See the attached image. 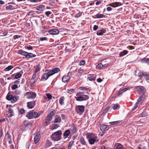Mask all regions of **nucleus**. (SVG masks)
Listing matches in <instances>:
<instances>
[{"mask_svg":"<svg viewBox=\"0 0 149 149\" xmlns=\"http://www.w3.org/2000/svg\"><path fill=\"white\" fill-rule=\"evenodd\" d=\"M86 138L88 140L89 143L91 145L99 141V139L97 135L93 133H87Z\"/></svg>","mask_w":149,"mask_h":149,"instance_id":"1","label":"nucleus"},{"mask_svg":"<svg viewBox=\"0 0 149 149\" xmlns=\"http://www.w3.org/2000/svg\"><path fill=\"white\" fill-rule=\"evenodd\" d=\"M84 92H79L77 93L76 94L77 97H75L76 100L78 101L81 102L88 100L89 97L88 95H84Z\"/></svg>","mask_w":149,"mask_h":149,"instance_id":"2","label":"nucleus"},{"mask_svg":"<svg viewBox=\"0 0 149 149\" xmlns=\"http://www.w3.org/2000/svg\"><path fill=\"white\" fill-rule=\"evenodd\" d=\"M41 114V112L39 111L38 112H34L33 111H30L27 112L26 116L29 119H32L33 118H36L40 116Z\"/></svg>","mask_w":149,"mask_h":149,"instance_id":"3","label":"nucleus"},{"mask_svg":"<svg viewBox=\"0 0 149 149\" xmlns=\"http://www.w3.org/2000/svg\"><path fill=\"white\" fill-rule=\"evenodd\" d=\"M54 113L53 112L50 113L46 117L45 121L43 123V125L44 126H46L49 125L52 120V117L54 116Z\"/></svg>","mask_w":149,"mask_h":149,"instance_id":"4","label":"nucleus"},{"mask_svg":"<svg viewBox=\"0 0 149 149\" xmlns=\"http://www.w3.org/2000/svg\"><path fill=\"white\" fill-rule=\"evenodd\" d=\"M85 107L84 105H77L75 107V111L78 114L81 115L84 112Z\"/></svg>","mask_w":149,"mask_h":149,"instance_id":"5","label":"nucleus"},{"mask_svg":"<svg viewBox=\"0 0 149 149\" xmlns=\"http://www.w3.org/2000/svg\"><path fill=\"white\" fill-rule=\"evenodd\" d=\"M25 96H27L26 98L27 99L35 98L36 96V93L33 92H27L25 94Z\"/></svg>","mask_w":149,"mask_h":149,"instance_id":"6","label":"nucleus"},{"mask_svg":"<svg viewBox=\"0 0 149 149\" xmlns=\"http://www.w3.org/2000/svg\"><path fill=\"white\" fill-rule=\"evenodd\" d=\"M134 88L135 91H139L143 94L145 93L146 91V89L142 86H140L135 87Z\"/></svg>","mask_w":149,"mask_h":149,"instance_id":"7","label":"nucleus"},{"mask_svg":"<svg viewBox=\"0 0 149 149\" xmlns=\"http://www.w3.org/2000/svg\"><path fill=\"white\" fill-rule=\"evenodd\" d=\"M6 114L8 117H11L14 115L13 110L10 108H8V110L6 111Z\"/></svg>","mask_w":149,"mask_h":149,"instance_id":"8","label":"nucleus"},{"mask_svg":"<svg viewBox=\"0 0 149 149\" xmlns=\"http://www.w3.org/2000/svg\"><path fill=\"white\" fill-rule=\"evenodd\" d=\"M50 72L49 71L47 73H44L42 76L41 79L40 80V81H45L47 80L48 77L51 76Z\"/></svg>","mask_w":149,"mask_h":149,"instance_id":"9","label":"nucleus"},{"mask_svg":"<svg viewBox=\"0 0 149 149\" xmlns=\"http://www.w3.org/2000/svg\"><path fill=\"white\" fill-rule=\"evenodd\" d=\"M35 136L34 138V141L35 144H37L39 141L41 137L40 134L38 132H36L35 134Z\"/></svg>","mask_w":149,"mask_h":149,"instance_id":"10","label":"nucleus"},{"mask_svg":"<svg viewBox=\"0 0 149 149\" xmlns=\"http://www.w3.org/2000/svg\"><path fill=\"white\" fill-rule=\"evenodd\" d=\"M36 100L28 102L27 103V107L30 109H31L33 108L34 106L36 105Z\"/></svg>","mask_w":149,"mask_h":149,"instance_id":"11","label":"nucleus"},{"mask_svg":"<svg viewBox=\"0 0 149 149\" xmlns=\"http://www.w3.org/2000/svg\"><path fill=\"white\" fill-rule=\"evenodd\" d=\"M51 138L52 140L57 141L60 140L61 139V136H58L53 133L51 136Z\"/></svg>","mask_w":149,"mask_h":149,"instance_id":"12","label":"nucleus"},{"mask_svg":"<svg viewBox=\"0 0 149 149\" xmlns=\"http://www.w3.org/2000/svg\"><path fill=\"white\" fill-rule=\"evenodd\" d=\"M13 4V5H10L8 6H7L6 7V9L7 10H13L15 9V7L17 6L16 5V4L14 2H10V3L9 4Z\"/></svg>","mask_w":149,"mask_h":149,"instance_id":"13","label":"nucleus"},{"mask_svg":"<svg viewBox=\"0 0 149 149\" xmlns=\"http://www.w3.org/2000/svg\"><path fill=\"white\" fill-rule=\"evenodd\" d=\"M48 33L51 35H57L59 33V31L56 29H52L48 31Z\"/></svg>","mask_w":149,"mask_h":149,"instance_id":"14","label":"nucleus"},{"mask_svg":"<svg viewBox=\"0 0 149 149\" xmlns=\"http://www.w3.org/2000/svg\"><path fill=\"white\" fill-rule=\"evenodd\" d=\"M60 71V70L59 68L56 67L54 68L52 71H49V72L52 76L55 73L58 72Z\"/></svg>","mask_w":149,"mask_h":149,"instance_id":"15","label":"nucleus"},{"mask_svg":"<svg viewBox=\"0 0 149 149\" xmlns=\"http://www.w3.org/2000/svg\"><path fill=\"white\" fill-rule=\"evenodd\" d=\"M122 5V4L120 2H115L110 3L109 4V6L113 7L116 8Z\"/></svg>","mask_w":149,"mask_h":149,"instance_id":"16","label":"nucleus"},{"mask_svg":"<svg viewBox=\"0 0 149 149\" xmlns=\"http://www.w3.org/2000/svg\"><path fill=\"white\" fill-rule=\"evenodd\" d=\"M145 97V96L144 94L140 96L138 101L137 102V103L139 104H141L144 100Z\"/></svg>","mask_w":149,"mask_h":149,"instance_id":"17","label":"nucleus"},{"mask_svg":"<svg viewBox=\"0 0 149 149\" xmlns=\"http://www.w3.org/2000/svg\"><path fill=\"white\" fill-rule=\"evenodd\" d=\"M96 76L94 74H89L88 75L87 79L89 80L92 81L95 80V79Z\"/></svg>","mask_w":149,"mask_h":149,"instance_id":"18","label":"nucleus"},{"mask_svg":"<svg viewBox=\"0 0 149 149\" xmlns=\"http://www.w3.org/2000/svg\"><path fill=\"white\" fill-rule=\"evenodd\" d=\"M140 62L142 63H145L149 65V58H144L140 60Z\"/></svg>","mask_w":149,"mask_h":149,"instance_id":"19","label":"nucleus"},{"mask_svg":"<svg viewBox=\"0 0 149 149\" xmlns=\"http://www.w3.org/2000/svg\"><path fill=\"white\" fill-rule=\"evenodd\" d=\"M71 131L72 134L75 133L77 131V129L76 128L74 125L73 124H72L71 125V128L70 129Z\"/></svg>","mask_w":149,"mask_h":149,"instance_id":"20","label":"nucleus"},{"mask_svg":"<svg viewBox=\"0 0 149 149\" xmlns=\"http://www.w3.org/2000/svg\"><path fill=\"white\" fill-rule=\"evenodd\" d=\"M70 78V77H69V76L65 75L62 78V81L63 82L66 83L69 81Z\"/></svg>","mask_w":149,"mask_h":149,"instance_id":"21","label":"nucleus"},{"mask_svg":"<svg viewBox=\"0 0 149 149\" xmlns=\"http://www.w3.org/2000/svg\"><path fill=\"white\" fill-rule=\"evenodd\" d=\"M17 53L18 54L22 55L23 56H24L26 58L28 52H27L24 51L19 50L18 51Z\"/></svg>","mask_w":149,"mask_h":149,"instance_id":"22","label":"nucleus"},{"mask_svg":"<svg viewBox=\"0 0 149 149\" xmlns=\"http://www.w3.org/2000/svg\"><path fill=\"white\" fill-rule=\"evenodd\" d=\"M108 129V127L106 125H102L100 126V130L102 131H106Z\"/></svg>","mask_w":149,"mask_h":149,"instance_id":"23","label":"nucleus"},{"mask_svg":"<svg viewBox=\"0 0 149 149\" xmlns=\"http://www.w3.org/2000/svg\"><path fill=\"white\" fill-rule=\"evenodd\" d=\"M52 144V143L49 140H47L45 143L44 147L45 148H47L50 147Z\"/></svg>","mask_w":149,"mask_h":149,"instance_id":"24","label":"nucleus"},{"mask_svg":"<svg viewBox=\"0 0 149 149\" xmlns=\"http://www.w3.org/2000/svg\"><path fill=\"white\" fill-rule=\"evenodd\" d=\"M45 9V6L44 5H40L36 7V9L37 10L42 11Z\"/></svg>","mask_w":149,"mask_h":149,"instance_id":"25","label":"nucleus"},{"mask_svg":"<svg viewBox=\"0 0 149 149\" xmlns=\"http://www.w3.org/2000/svg\"><path fill=\"white\" fill-rule=\"evenodd\" d=\"M70 131L69 130H67L65 131L63 134V136H64V138H66L70 134Z\"/></svg>","mask_w":149,"mask_h":149,"instance_id":"26","label":"nucleus"},{"mask_svg":"<svg viewBox=\"0 0 149 149\" xmlns=\"http://www.w3.org/2000/svg\"><path fill=\"white\" fill-rule=\"evenodd\" d=\"M36 56V55L35 54H33L31 53H29L28 52L26 58L27 59H29V58H33Z\"/></svg>","mask_w":149,"mask_h":149,"instance_id":"27","label":"nucleus"},{"mask_svg":"<svg viewBox=\"0 0 149 149\" xmlns=\"http://www.w3.org/2000/svg\"><path fill=\"white\" fill-rule=\"evenodd\" d=\"M116 149H123V146L120 143H116L115 146Z\"/></svg>","mask_w":149,"mask_h":149,"instance_id":"28","label":"nucleus"},{"mask_svg":"<svg viewBox=\"0 0 149 149\" xmlns=\"http://www.w3.org/2000/svg\"><path fill=\"white\" fill-rule=\"evenodd\" d=\"M128 53V51L127 50H124L121 52L119 54V56L120 57L123 56L127 54Z\"/></svg>","mask_w":149,"mask_h":149,"instance_id":"29","label":"nucleus"},{"mask_svg":"<svg viewBox=\"0 0 149 149\" xmlns=\"http://www.w3.org/2000/svg\"><path fill=\"white\" fill-rule=\"evenodd\" d=\"M24 124L26 127H29L33 125V123L32 122L27 123V121H24Z\"/></svg>","mask_w":149,"mask_h":149,"instance_id":"30","label":"nucleus"},{"mask_svg":"<svg viewBox=\"0 0 149 149\" xmlns=\"http://www.w3.org/2000/svg\"><path fill=\"white\" fill-rule=\"evenodd\" d=\"M79 141L80 143L83 145H85L86 144V141L84 139V138L83 137H81L79 139Z\"/></svg>","mask_w":149,"mask_h":149,"instance_id":"31","label":"nucleus"},{"mask_svg":"<svg viewBox=\"0 0 149 149\" xmlns=\"http://www.w3.org/2000/svg\"><path fill=\"white\" fill-rule=\"evenodd\" d=\"M61 121V118L59 116H57L54 120V123H60Z\"/></svg>","mask_w":149,"mask_h":149,"instance_id":"32","label":"nucleus"},{"mask_svg":"<svg viewBox=\"0 0 149 149\" xmlns=\"http://www.w3.org/2000/svg\"><path fill=\"white\" fill-rule=\"evenodd\" d=\"M122 120H118L112 122L110 123L112 125H116L118 124H120L122 122Z\"/></svg>","mask_w":149,"mask_h":149,"instance_id":"33","label":"nucleus"},{"mask_svg":"<svg viewBox=\"0 0 149 149\" xmlns=\"http://www.w3.org/2000/svg\"><path fill=\"white\" fill-rule=\"evenodd\" d=\"M9 101H10L12 103L15 102L17 101V98L16 96L14 95L12 98H11L10 100Z\"/></svg>","mask_w":149,"mask_h":149,"instance_id":"34","label":"nucleus"},{"mask_svg":"<svg viewBox=\"0 0 149 149\" xmlns=\"http://www.w3.org/2000/svg\"><path fill=\"white\" fill-rule=\"evenodd\" d=\"M14 68V67L11 65L8 66V67L5 68L3 70L4 71H9L11 69H12Z\"/></svg>","mask_w":149,"mask_h":149,"instance_id":"35","label":"nucleus"},{"mask_svg":"<svg viewBox=\"0 0 149 149\" xmlns=\"http://www.w3.org/2000/svg\"><path fill=\"white\" fill-rule=\"evenodd\" d=\"M65 97L64 96L61 97L59 100V104L61 105H63L64 104V100Z\"/></svg>","mask_w":149,"mask_h":149,"instance_id":"36","label":"nucleus"},{"mask_svg":"<svg viewBox=\"0 0 149 149\" xmlns=\"http://www.w3.org/2000/svg\"><path fill=\"white\" fill-rule=\"evenodd\" d=\"M106 31L103 30H100L98 31H97V34L98 35H102L104 33H105V32Z\"/></svg>","mask_w":149,"mask_h":149,"instance_id":"37","label":"nucleus"},{"mask_svg":"<svg viewBox=\"0 0 149 149\" xmlns=\"http://www.w3.org/2000/svg\"><path fill=\"white\" fill-rule=\"evenodd\" d=\"M104 15L102 14H101L100 13H97L95 15V18H101L103 17L104 16Z\"/></svg>","mask_w":149,"mask_h":149,"instance_id":"38","label":"nucleus"},{"mask_svg":"<svg viewBox=\"0 0 149 149\" xmlns=\"http://www.w3.org/2000/svg\"><path fill=\"white\" fill-rule=\"evenodd\" d=\"M13 96L14 95L10 94V93L9 92L6 95V99L7 100H10L11 98H12Z\"/></svg>","mask_w":149,"mask_h":149,"instance_id":"39","label":"nucleus"},{"mask_svg":"<svg viewBox=\"0 0 149 149\" xmlns=\"http://www.w3.org/2000/svg\"><path fill=\"white\" fill-rule=\"evenodd\" d=\"M55 135L58 136H61L62 134V131L61 130H59L53 133Z\"/></svg>","mask_w":149,"mask_h":149,"instance_id":"40","label":"nucleus"},{"mask_svg":"<svg viewBox=\"0 0 149 149\" xmlns=\"http://www.w3.org/2000/svg\"><path fill=\"white\" fill-rule=\"evenodd\" d=\"M120 107V105L119 104H114L112 108L114 110H115L118 108H119Z\"/></svg>","mask_w":149,"mask_h":149,"instance_id":"41","label":"nucleus"},{"mask_svg":"<svg viewBox=\"0 0 149 149\" xmlns=\"http://www.w3.org/2000/svg\"><path fill=\"white\" fill-rule=\"evenodd\" d=\"M36 81V79H31V86H33L34 84L35 83Z\"/></svg>","mask_w":149,"mask_h":149,"instance_id":"42","label":"nucleus"},{"mask_svg":"<svg viewBox=\"0 0 149 149\" xmlns=\"http://www.w3.org/2000/svg\"><path fill=\"white\" fill-rule=\"evenodd\" d=\"M74 142V141H70V142L68 144V148L69 149H70L72 147L73 145V144Z\"/></svg>","mask_w":149,"mask_h":149,"instance_id":"43","label":"nucleus"},{"mask_svg":"<svg viewBox=\"0 0 149 149\" xmlns=\"http://www.w3.org/2000/svg\"><path fill=\"white\" fill-rule=\"evenodd\" d=\"M79 89L80 90L83 91H87L88 89V88H86V87L84 86L80 87Z\"/></svg>","mask_w":149,"mask_h":149,"instance_id":"44","label":"nucleus"},{"mask_svg":"<svg viewBox=\"0 0 149 149\" xmlns=\"http://www.w3.org/2000/svg\"><path fill=\"white\" fill-rule=\"evenodd\" d=\"M144 77L146 81L149 80V75L146 74V73H145Z\"/></svg>","mask_w":149,"mask_h":149,"instance_id":"45","label":"nucleus"},{"mask_svg":"<svg viewBox=\"0 0 149 149\" xmlns=\"http://www.w3.org/2000/svg\"><path fill=\"white\" fill-rule=\"evenodd\" d=\"M22 75V74L21 73H18L15 75V79L19 78L21 77Z\"/></svg>","mask_w":149,"mask_h":149,"instance_id":"46","label":"nucleus"},{"mask_svg":"<svg viewBox=\"0 0 149 149\" xmlns=\"http://www.w3.org/2000/svg\"><path fill=\"white\" fill-rule=\"evenodd\" d=\"M35 70L34 71V73H36L38 71L40 70V68L38 65H37L35 66Z\"/></svg>","mask_w":149,"mask_h":149,"instance_id":"47","label":"nucleus"},{"mask_svg":"<svg viewBox=\"0 0 149 149\" xmlns=\"http://www.w3.org/2000/svg\"><path fill=\"white\" fill-rule=\"evenodd\" d=\"M25 110L23 108L20 109V110L19 111V113L21 114H23L25 113Z\"/></svg>","mask_w":149,"mask_h":149,"instance_id":"48","label":"nucleus"},{"mask_svg":"<svg viewBox=\"0 0 149 149\" xmlns=\"http://www.w3.org/2000/svg\"><path fill=\"white\" fill-rule=\"evenodd\" d=\"M82 13V12H79L74 16V17L77 18L79 17L81 15Z\"/></svg>","mask_w":149,"mask_h":149,"instance_id":"49","label":"nucleus"},{"mask_svg":"<svg viewBox=\"0 0 149 149\" xmlns=\"http://www.w3.org/2000/svg\"><path fill=\"white\" fill-rule=\"evenodd\" d=\"M6 139L8 140H10L11 139V136H10L9 133L7 132L6 134Z\"/></svg>","mask_w":149,"mask_h":149,"instance_id":"50","label":"nucleus"},{"mask_svg":"<svg viewBox=\"0 0 149 149\" xmlns=\"http://www.w3.org/2000/svg\"><path fill=\"white\" fill-rule=\"evenodd\" d=\"M74 90L73 89H70L68 90L67 93L70 94H71L73 93V91Z\"/></svg>","mask_w":149,"mask_h":149,"instance_id":"51","label":"nucleus"},{"mask_svg":"<svg viewBox=\"0 0 149 149\" xmlns=\"http://www.w3.org/2000/svg\"><path fill=\"white\" fill-rule=\"evenodd\" d=\"M30 146V143L29 141L26 142V149H29Z\"/></svg>","mask_w":149,"mask_h":149,"instance_id":"52","label":"nucleus"},{"mask_svg":"<svg viewBox=\"0 0 149 149\" xmlns=\"http://www.w3.org/2000/svg\"><path fill=\"white\" fill-rule=\"evenodd\" d=\"M145 74V73H144L142 72H139L138 73V76L140 77H142L144 76Z\"/></svg>","mask_w":149,"mask_h":149,"instance_id":"53","label":"nucleus"},{"mask_svg":"<svg viewBox=\"0 0 149 149\" xmlns=\"http://www.w3.org/2000/svg\"><path fill=\"white\" fill-rule=\"evenodd\" d=\"M86 63V61L85 60H82L79 63V65L80 66L83 65H84Z\"/></svg>","mask_w":149,"mask_h":149,"instance_id":"54","label":"nucleus"},{"mask_svg":"<svg viewBox=\"0 0 149 149\" xmlns=\"http://www.w3.org/2000/svg\"><path fill=\"white\" fill-rule=\"evenodd\" d=\"M46 95L47 98L49 100H51L52 98V96L49 93H46Z\"/></svg>","mask_w":149,"mask_h":149,"instance_id":"55","label":"nucleus"},{"mask_svg":"<svg viewBox=\"0 0 149 149\" xmlns=\"http://www.w3.org/2000/svg\"><path fill=\"white\" fill-rule=\"evenodd\" d=\"M45 14L48 17L49 15L52 14V13L50 11H47L45 12Z\"/></svg>","mask_w":149,"mask_h":149,"instance_id":"56","label":"nucleus"},{"mask_svg":"<svg viewBox=\"0 0 149 149\" xmlns=\"http://www.w3.org/2000/svg\"><path fill=\"white\" fill-rule=\"evenodd\" d=\"M17 84H14L13 86H12V89L13 90L15 89L16 88H17Z\"/></svg>","mask_w":149,"mask_h":149,"instance_id":"57","label":"nucleus"},{"mask_svg":"<svg viewBox=\"0 0 149 149\" xmlns=\"http://www.w3.org/2000/svg\"><path fill=\"white\" fill-rule=\"evenodd\" d=\"M139 104L137 103V102L134 105V107H133V108L132 109V110H135L136 108L138 106V105Z\"/></svg>","mask_w":149,"mask_h":149,"instance_id":"58","label":"nucleus"},{"mask_svg":"<svg viewBox=\"0 0 149 149\" xmlns=\"http://www.w3.org/2000/svg\"><path fill=\"white\" fill-rule=\"evenodd\" d=\"M109 107H106L105 109H104L103 113H107L109 110Z\"/></svg>","mask_w":149,"mask_h":149,"instance_id":"59","label":"nucleus"},{"mask_svg":"<svg viewBox=\"0 0 149 149\" xmlns=\"http://www.w3.org/2000/svg\"><path fill=\"white\" fill-rule=\"evenodd\" d=\"M21 36H19V35H15L13 36V39H16L17 38H18L21 37Z\"/></svg>","mask_w":149,"mask_h":149,"instance_id":"60","label":"nucleus"},{"mask_svg":"<svg viewBox=\"0 0 149 149\" xmlns=\"http://www.w3.org/2000/svg\"><path fill=\"white\" fill-rule=\"evenodd\" d=\"M78 72L81 74H83L84 73V70L83 69L79 70H78Z\"/></svg>","mask_w":149,"mask_h":149,"instance_id":"61","label":"nucleus"},{"mask_svg":"<svg viewBox=\"0 0 149 149\" xmlns=\"http://www.w3.org/2000/svg\"><path fill=\"white\" fill-rule=\"evenodd\" d=\"M102 0H100V1H97L95 3V4L96 5H98L102 3Z\"/></svg>","mask_w":149,"mask_h":149,"instance_id":"62","label":"nucleus"},{"mask_svg":"<svg viewBox=\"0 0 149 149\" xmlns=\"http://www.w3.org/2000/svg\"><path fill=\"white\" fill-rule=\"evenodd\" d=\"M103 66V65L102 63H100L97 65V67L98 68H102Z\"/></svg>","mask_w":149,"mask_h":149,"instance_id":"63","label":"nucleus"},{"mask_svg":"<svg viewBox=\"0 0 149 149\" xmlns=\"http://www.w3.org/2000/svg\"><path fill=\"white\" fill-rule=\"evenodd\" d=\"M98 26L97 25H95L93 27V29L94 30L96 31V30L98 28Z\"/></svg>","mask_w":149,"mask_h":149,"instance_id":"64","label":"nucleus"}]
</instances>
